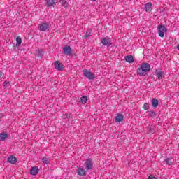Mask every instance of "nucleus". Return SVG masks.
<instances>
[{"mask_svg":"<svg viewBox=\"0 0 179 179\" xmlns=\"http://www.w3.org/2000/svg\"><path fill=\"white\" fill-rule=\"evenodd\" d=\"M178 148H179V144H178Z\"/></svg>","mask_w":179,"mask_h":179,"instance_id":"34","label":"nucleus"},{"mask_svg":"<svg viewBox=\"0 0 179 179\" xmlns=\"http://www.w3.org/2000/svg\"><path fill=\"white\" fill-rule=\"evenodd\" d=\"M177 49L179 50V43L177 45Z\"/></svg>","mask_w":179,"mask_h":179,"instance_id":"32","label":"nucleus"},{"mask_svg":"<svg viewBox=\"0 0 179 179\" xmlns=\"http://www.w3.org/2000/svg\"><path fill=\"white\" fill-rule=\"evenodd\" d=\"M90 36H92V31L90 30H88V31L83 34L84 38H88Z\"/></svg>","mask_w":179,"mask_h":179,"instance_id":"19","label":"nucleus"},{"mask_svg":"<svg viewBox=\"0 0 179 179\" xmlns=\"http://www.w3.org/2000/svg\"><path fill=\"white\" fill-rule=\"evenodd\" d=\"M41 54H43V51L38 50V57H41Z\"/></svg>","mask_w":179,"mask_h":179,"instance_id":"29","label":"nucleus"},{"mask_svg":"<svg viewBox=\"0 0 179 179\" xmlns=\"http://www.w3.org/2000/svg\"><path fill=\"white\" fill-rule=\"evenodd\" d=\"M149 107H150L149 103H144L143 108V110H145L146 111L147 110H149Z\"/></svg>","mask_w":179,"mask_h":179,"instance_id":"26","label":"nucleus"},{"mask_svg":"<svg viewBox=\"0 0 179 179\" xmlns=\"http://www.w3.org/2000/svg\"><path fill=\"white\" fill-rule=\"evenodd\" d=\"M46 5L48 7L55 6L57 5V0H46Z\"/></svg>","mask_w":179,"mask_h":179,"instance_id":"12","label":"nucleus"},{"mask_svg":"<svg viewBox=\"0 0 179 179\" xmlns=\"http://www.w3.org/2000/svg\"><path fill=\"white\" fill-rule=\"evenodd\" d=\"M151 105L154 107V108H157V106H159V100L156 99H152L151 101Z\"/></svg>","mask_w":179,"mask_h":179,"instance_id":"15","label":"nucleus"},{"mask_svg":"<svg viewBox=\"0 0 179 179\" xmlns=\"http://www.w3.org/2000/svg\"><path fill=\"white\" fill-rule=\"evenodd\" d=\"M150 71V65L148 63H143L138 69V74L141 76H146L148 72Z\"/></svg>","mask_w":179,"mask_h":179,"instance_id":"1","label":"nucleus"},{"mask_svg":"<svg viewBox=\"0 0 179 179\" xmlns=\"http://www.w3.org/2000/svg\"><path fill=\"white\" fill-rule=\"evenodd\" d=\"M83 72H84V76H85L87 79H89L90 80L94 79V74H93V73H92L90 71L85 69V70H83Z\"/></svg>","mask_w":179,"mask_h":179,"instance_id":"4","label":"nucleus"},{"mask_svg":"<svg viewBox=\"0 0 179 179\" xmlns=\"http://www.w3.org/2000/svg\"><path fill=\"white\" fill-rule=\"evenodd\" d=\"M54 66L57 71H62L64 69V65L59 61H55L54 62Z\"/></svg>","mask_w":179,"mask_h":179,"instance_id":"7","label":"nucleus"},{"mask_svg":"<svg viewBox=\"0 0 179 179\" xmlns=\"http://www.w3.org/2000/svg\"><path fill=\"white\" fill-rule=\"evenodd\" d=\"M6 138H8V134H6V133L0 134V141L1 142H3V141H5V139H6Z\"/></svg>","mask_w":179,"mask_h":179,"instance_id":"18","label":"nucleus"},{"mask_svg":"<svg viewBox=\"0 0 179 179\" xmlns=\"http://www.w3.org/2000/svg\"><path fill=\"white\" fill-rule=\"evenodd\" d=\"M16 42H17L16 46H17V47L20 46L21 44H22V38L17 36V37L16 38Z\"/></svg>","mask_w":179,"mask_h":179,"instance_id":"23","label":"nucleus"},{"mask_svg":"<svg viewBox=\"0 0 179 179\" xmlns=\"http://www.w3.org/2000/svg\"><path fill=\"white\" fill-rule=\"evenodd\" d=\"M42 162L45 164H48V163H50V159L43 157V158H42Z\"/></svg>","mask_w":179,"mask_h":179,"instance_id":"24","label":"nucleus"},{"mask_svg":"<svg viewBox=\"0 0 179 179\" xmlns=\"http://www.w3.org/2000/svg\"><path fill=\"white\" fill-rule=\"evenodd\" d=\"M157 76L158 79H163V77L164 76V73L163 71H159L157 73Z\"/></svg>","mask_w":179,"mask_h":179,"instance_id":"21","label":"nucleus"},{"mask_svg":"<svg viewBox=\"0 0 179 179\" xmlns=\"http://www.w3.org/2000/svg\"><path fill=\"white\" fill-rule=\"evenodd\" d=\"M59 3H61L62 6H64V8H68V2L66 0H60Z\"/></svg>","mask_w":179,"mask_h":179,"instance_id":"20","label":"nucleus"},{"mask_svg":"<svg viewBox=\"0 0 179 179\" xmlns=\"http://www.w3.org/2000/svg\"><path fill=\"white\" fill-rule=\"evenodd\" d=\"M3 87H5V89H6V87H9V86H10V83L8 82V81H5L3 83Z\"/></svg>","mask_w":179,"mask_h":179,"instance_id":"25","label":"nucleus"},{"mask_svg":"<svg viewBox=\"0 0 179 179\" xmlns=\"http://www.w3.org/2000/svg\"><path fill=\"white\" fill-rule=\"evenodd\" d=\"M77 173L78 176H80V177H84V176H86V170L83 168H78Z\"/></svg>","mask_w":179,"mask_h":179,"instance_id":"10","label":"nucleus"},{"mask_svg":"<svg viewBox=\"0 0 179 179\" xmlns=\"http://www.w3.org/2000/svg\"><path fill=\"white\" fill-rule=\"evenodd\" d=\"M153 9V5L150 3H147L145 6V12H148V13H150L152 12V10Z\"/></svg>","mask_w":179,"mask_h":179,"instance_id":"9","label":"nucleus"},{"mask_svg":"<svg viewBox=\"0 0 179 179\" xmlns=\"http://www.w3.org/2000/svg\"><path fill=\"white\" fill-rule=\"evenodd\" d=\"M0 78H3V73H2L1 72H0Z\"/></svg>","mask_w":179,"mask_h":179,"instance_id":"31","label":"nucleus"},{"mask_svg":"<svg viewBox=\"0 0 179 179\" xmlns=\"http://www.w3.org/2000/svg\"><path fill=\"white\" fill-rule=\"evenodd\" d=\"M150 117H155L156 113L154 111H150Z\"/></svg>","mask_w":179,"mask_h":179,"instance_id":"28","label":"nucleus"},{"mask_svg":"<svg viewBox=\"0 0 179 179\" xmlns=\"http://www.w3.org/2000/svg\"><path fill=\"white\" fill-rule=\"evenodd\" d=\"M146 131L148 134H155V126L150 125L147 127Z\"/></svg>","mask_w":179,"mask_h":179,"instance_id":"14","label":"nucleus"},{"mask_svg":"<svg viewBox=\"0 0 179 179\" xmlns=\"http://www.w3.org/2000/svg\"><path fill=\"white\" fill-rule=\"evenodd\" d=\"M50 29V24L47 22H42L38 24L40 31H47Z\"/></svg>","mask_w":179,"mask_h":179,"instance_id":"3","label":"nucleus"},{"mask_svg":"<svg viewBox=\"0 0 179 179\" xmlns=\"http://www.w3.org/2000/svg\"><path fill=\"white\" fill-rule=\"evenodd\" d=\"M63 52L65 55H72V49L71 48V46H65L63 48Z\"/></svg>","mask_w":179,"mask_h":179,"instance_id":"8","label":"nucleus"},{"mask_svg":"<svg viewBox=\"0 0 179 179\" xmlns=\"http://www.w3.org/2000/svg\"><path fill=\"white\" fill-rule=\"evenodd\" d=\"M91 1H96V0H91Z\"/></svg>","mask_w":179,"mask_h":179,"instance_id":"33","label":"nucleus"},{"mask_svg":"<svg viewBox=\"0 0 179 179\" xmlns=\"http://www.w3.org/2000/svg\"><path fill=\"white\" fill-rule=\"evenodd\" d=\"M125 61L129 64L134 63V56L128 55L125 57Z\"/></svg>","mask_w":179,"mask_h":179,"instance_id":"17","label":"nucleus"},{"mask_svg":"<svg viewBox=\"0 0 179 179\" xmlns=\"http://www.w3.org/2000/svg\"><path fill=\"white\" fill-rule=\"evenodd\" d=\"M93 169V161L88 158L85 162V170H92Z\"/></svg>","mask_w":179,"mask_h":179,"instance_id":"5","label":"nucleus"},{"mask_svg":"<svg viewBox=\"0 0 179 179\" xmlns=\"http://www.w3.org/2000/svg\"><path fill=\"white\" fill-rule=\"evenodd\" d=\"M148 179H156V178L155 176H153L152 175H150Z\"/></svg>","mask_w":179,"mask_h":179,"instance_id":"30","label":"nucleus"},{"mask_svg":"<svg viewBox=\"0 0 179 179\" xmlns=\"http://www.w3.org/2000/svg\"><path fill=\"white\" fill-rule=\"evenodd\" d=\"M101 43L105 47H110V45H111L112 44L111 40L108 38H104L103 39H101Z\"/></svg>","mask_w":179,"mask_h":179,"instance_id":"6","label":"nucleus"},{"mask_svg":"<svg viewBox=\"0 0 179 179\" xmlns=\"http://www.w3.org/2000/svg\"><path fill=\"white\" fill-rule=\"evenodd\" d=\"M115 120L116 122H122V121H124V115L119 114L115 117Z\"/></svg>","mask_w":179,"mask_h":179,"instance_id":"16","label":"nucleus"},{"mask_svg":"<svg viewBox=\"0 0 179 179\" xmlns=\"http://www.w3.org/2000/svg\"><path fill=\"white\" fill-rule=\"evenodd\" d=\"M158 29V35L159 37H164V33H167V28L164 25H159L157 27Z\"/></svg>","mask_w":179,"mask_h":179,"instance_id":"2","label":"nucleus"},{"mask_svg":"<svg viewBox=\"0 0 179 179\" xmlns=\"http://www.w3.org/2000/svg\"><path fill=\"white\" fill-rule=\"evenodd\" d=\"M80 103L86 104L87 103V96H82L80 99Z\"/></svg>","mask_w":179,"mask_h":179,"instance_id":"22","label":"nucleus"},{"mask_svg":"<svg viewBox=\"0 0 179 179\" xmlns=\"http://www.w3.org/2000/svg\"><path fill=\"white\" fill-rule=\"evenodd\" d=\"M8 163H10V164H15L16 162H17V159L16 158V157L10 155L8 158Z\"/></svg>","mask_w":179,"mask_h":179,"instance_id":"11","label":"nucleus"},{"mask_svg":"<svg viewBox=\"0 0 179 179\" xmlns=\"http://www.w3.org/2000/svg\"><path fill=\"white\" fill-rule=\"evenodd\" d=\"M165 162H166V164H169V166L171 165L172 163H173V162H171V159H166Z\"/></svg>","mask_w":179,"mask_h":179,"instance_id":"27","label":"nucleus"},{"mask_svg":"<svg viewBox=\"0 0 179 179\" xmlns=\"http://www.w3.org/2000/svg\"><path fill=\"white\" fill-rule=\"evenodd\" d=\"M30 174H31V176H36V174H38V168H37V166L31 167Z\"/></svg>","mask_w":179,"mask_h":179,"instance_id":"13","label":"nucleus"}]
</instances>
